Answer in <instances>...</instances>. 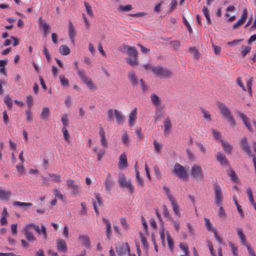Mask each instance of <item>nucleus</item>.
<instances>
[{"label":"nucleus","instance_id":"nucleus-1","mask_svg":"<svg viewBox=\"0 0 256 256\" xmlns=\"http://www.w3.org/2000/svg\"><path fill=\"white\" fill-rule=\"evenodd\" d=\"M190 173L192 176L198 182L202 181L204 179V175L202 168L199 165H194L192 167Z\"/></svg>","mask_w":256,"mask_h":256},{"label":"nucleus","instance_id":"nucleus-2","mask_svg":"<svg viewBox=\"0 0 256 256\" xmlns=\"http://www.w3.org/2000/svg\"><path fill=\"white\" fill-rule=\"evenodd\" d=\"M173 173L180 179H185L188 176L186 170L183 166L178 162L174 165Z\"/></svg>","mask_w":256,"mask_h":256},{"label":"nucleus","instance_id":"nucleus-3","mask_svg":"<svg viewBox=\"0 0 256 256\" xmlns=\"http://www.w3.org/2000/svg\"><path fill=\"white\" fill-rule=\"evenodd\" d=\"M152 71L156 76L162 78H168L172 74L168 69L160 66L152 68Z\"/></svg>","mask_w":256,"mask_h":256},{"label":"nucleus","instance_id":"nucleus-4","mask_svg":"<svg viewBox=\"0 0 256 256\" xmlns=\"http://www.w3.org/2000/svg\"><path fill=\"white\" fill-rule=\"evenodd\" d=\"M214 192L215 202L216 206H220L222 204V192L220 186L217 183L214 184Z\"/></svg>","mask_w":256,"mask_h":256},{"label":"nucleus","instance_id":"nucleus-5","mask_svg":"<svg viewBox=\"0 0 256 256\" xmlns=\"http://www.w3.org/2000/svg\"><path fill=\"white\" fill-rule=\"evenodd\" d=\"M129 64L132 66H136L138 64L136 58L138 56V51L134 47L129 46Z\"/></svg>","mask_w":256,"mask_h":256},{"label":"nucleus","instance_id":"nucleus-6","mask_svg":"<svg viewBox=\"0 0 256 256\" xmlns=\"http://www.w3.org/2000/svg\"><path fill=\"white\" fill-rule=\"evenodd\" d=\"M104 184L105 186L106 192L110 193L114 186V180L110 173L107 174L106 177L104 182Z\"/></svg>","mask_w":256,"mask_h":256},{"label":"nucleus","instance_id":"nucleus-7","mask_svg":"<svg viewBox=\"0 0 256 256\" xmlns=\"http://www.w3.org/2000/svg\"><path fill=\"white\" fill-rule=\"evenodd\" d=\"M38 23L40 27L42 30L44 34L46 36L50 32V26L43 20L42 16L38 18Z\"/></svg>","mask_w":256,"mask_h":256},{"label":"nucleus","instance_id":"nucleus-8","mask_svg":"<svg viewBox=\"0 0 256 256\" xmlns=\"http://www.w3.org/2000/svg\"><path fill=\"white\" fill-rule=\"evenodd\" d=\"M248 10L246 8H244L242 10V14L240 18L235 24H234L232 26L233 29H236L241 26L242 24H244L245 22L247 17H248Z\"/></svg>","mask_w":256,"mask_h":256},{"label":"nucleus","instance_id":"nucleus-9","mask_svg":"<svg viewBox=\"0 0 256 256\" xmlns=\"http://www.w3.org/2000/svg\"><path fill=\"white\" fill-rule=\"evenodd\" d=\"M84 82L87 86L88 88L91 90H95L96 86L92 81L88 78L85 74V72L81 74V75L79 76Z\"/></svg>","mask_w":256,"mask_h":256},{"label":"nucleus","instance_id":"nucleus-10","mask_svg":"<svg viewBox=\"0 0 256 256\" xmlns=\"http://www.w3.org/2000/svg\"><path fill=\"white\" fill-rule=\"evenodd\" d=\"M127 156L126 152L121 154L118 158V167L120 170L126 168L127 167Z\"/></svg>","mask_w":256,"mask_h":256},{"label":"nucleus","instance_id":"nucleus-11","mask_svg":"<svg viewBox=\"0 0 256 256\" xmlns=\"http://www.w3.org/2000/svg\"><path fill=\"white\" fill-rule=\"evenodd\" d=\"M66 186L72 190V194L74 195L78 194L79 192L78 186L75 184L74 180H68L66 181Z\"/></svg>","mask_w":256,"mask_h":256},{"label":"nucleus","instance_id":"nucleus-12","mask_svg":"<svg viewBox=\"0 0 256 256\" xmlns=\"http://www.w3.org/2000/svg\"><path fill=\"white\" fill-rule=\"evenodd\" d=\"M118 182L121 188H128V182L126 176L122 172L119 173Z\"/></svg>","mask_w":256,"mask_h":256},{"label":"nucleus","instance_id":"nucleus-13","mask_svg":"<svg viewBox=\"0 0 256 256\" xmlns=\"http://www.w3.org/2000/svg\"><path fill=\"white\" fill-rule=\"evenodd\" d=\"M95 198L96 200V202L95 200H92V204L95 212L97 214H98V205L101 206L102 205V198L100 196V194L98 193L94 194Z\"/></svg>","mask_w":256,"mask_h":256},{"label":"nucleus","instance_id":"nucleus-14","mask_svg":"<svg viewBox=\"0 0 256 256\" xmlns=\"http://www.w3.org/2000/svg\"><path fill=\"white\" fill-rule=\"evenodd\" d=\"M240 146L242 150L249 156L252 154L246 138H243L240 141Z\"/></svg>","mask_w":256,"mask_h":256},{"label":"nucleus","instance_id":"nucleus-15","mask_svg":"<svg viewBox=\"0 0 256 256\" xmlns=\"http://www.w3.org/2000/svg\"><path fill=\"white\" fill-rule=\"evenodd\" d=\"M56 248L61 252H66L67 250L66 242L63 239H58L56 242Z\"/></svg>","mask_w":256,"mask_h":256},{"label":"nucleus","instance_id":"nucleus-16","mask_svg":"<svg viewBox=\"0 0 256 256\" xmlns=\"http://www.w3.org/2000/svg\"><path fill=\"white\" fill-rule=\"evenodd\" d=\"M12 192L10 190H6L0 188V200L8 202L10 200Z\"/></svg>","mask_w":256,"mask_h":256},{"label":"nucleus","instance_id":"nucleus-17","mask_svg":"<svg viewBox=\"0 0 256 256\" xmlns=\"http://www.w3.org/2000/svg\"><path fill=\"white\" fill-rule=\"evenodd\" d=\"M99 134L100 138V144L104 148H106L108 145V142L106 138L105 132L102 127L100 128Z\"/></svg>","mask_w":256,"mask_h":256},{"label":"nucleus","instance_id":"nucleus-18","mask_svg":"<svg viewBox=\"0 0 256 256\" xmlns=\"http://www.w3.org/2000/svg\"><path fill=\"white\" fill-rule=\"evenodd\" d=\"M164 130V132L165 135H168L170 132L172 123L169 118H167L163 122Z\"/></svg>","mask_w":256,"mask_h":256},{"label":"nucleus","instance_id":"nucleus-19","mask_svg":"<svg viewBox=\"0 0 256 256\" xmlns=\"http://www.w3.org/2000/svg\"><path fill=\"white\" fill-rule=\"evenodd\" d=\"M68 36L72 44L74 43V38L76 36V32L74 24L70 20L68 21Z\"/></svg>","mask_w":256,"mask_h":256},{"label":"nucleus","instance_id":"nucleus-20","mask_svg":"<svg viewBox=\"0 0 256 256\" xmlns=\"http://www.w3.org/2000/svg\"><path fill=\"white\" fill-rule=\"evenodd\" d=\"M30 228H28V226L26 225L24 229V236L28 240L33 242L36 240V238L30 231Z\"/></svg>","mask_w":256,"mask_h":256},{"label":"nucleus","instance_id":"nucleus-21","mask_svg":"<svg viewBox=\"0 0 256 256\" xmlns=\"http://www.w3.org/2000/svg\"><path fill=\"white\" fill-rule=\"evenodd\" d=\"M220 142L224 150L228 154H231L233 147L228 142L220 140Z\"/></svg>","mask_w":256,"mask_h":256},{"label":"nucleus","instance_id":"nucleus-22","mask_svg":"<svg viewBox=\"0 0 256 256\" xmlns=\"http://www.w3.org/2000/svg\"><path fill=\"white\" fill-rule=\"evenodd\" d=\"M128 250V244L126 243L125 244H122L118 247L116 248V252L119 256H123L126 253Z\"/></svg>","mask_w":256,"mask_h":256},{"label":"nucleus","instance_id":"nucleus-23","mask_svg":"<svg viewBox=\"0 0 256 256\" xmlns=\"http://www.w3.org/2000/svg\"><path fill=\"white\" fill-rule=\"evenodd\" d=\"M114 116L116 118V122L120 124L124 120V116L121 114V113H109L108 118L110 120L113 119Z\"/></svg>","mask_w":256,"mask_h":256},{"label":"nucleus","instance_id":"nucleus-24","mask_svg":"<svg viewBox=\"0 0 256 256\" xmlns=\"http://www.w3.org/2000/svg\"><path fill=\"white\" fill-rule=\"evenodd\" d=\"M222 117L227 120L228 122L232 126L236 125L234 118L231 114V113H222Z\"/></svg>","mask_w":256,"mask_h":256},{"label":"nucleus","instance_id":"nucleus-25","mask_svg":"<svg viewBox=\"0 0 256 256\" xmlns=\"http://www.w3.org/2000/svg\"><path fill=\"white\" fill-rule=\"evenodd\" d=\"M216 160L222 165L226 166L228 164V162L226 156L220 152H218Z\"/></svg>","mask_w":256,"mask_h":256},{"label":"nucleus","instance_id":"nucleus-26","mask_svg":"<svg viewBox=\"0 0 256 256\" xmlns=\"http://www.w3.org/2000/svg\"><path fill=\"white\" fill-rule=\"evenodd\" d=\"M102 220H103V222L106 225V234L107 238L108 239H110L111 234H112L111 224H110V221L107 219L104 218Z\"/></svg>","mask_w":256,"mask_h":256},{"label":"nucleus","instance_id":"nucleus-27","mask_svg":"<svg viewBox=\"0 0 256 256\" xmlns=\"http://www.w3.org/2000/svg\"><path fill=\"white\" fill-rule=\"evenodd\" d=\"M79 240L82 242V244L85 246L90 248V240L88 236L86 235L80 236Z\"/></svg>","mask_w":256,"mask_h":256},{"label":"nucleus","instance_id":"nucleus-28","mask_svg":"<svg viewBox=\"0 0 256 256\" xmlns=\"http://www.w3.org/2000/svg\"><path fill=\"white\" fill-rule=\"evenodd\" d=\"M170 201L171 202V204L172 207V209L174 214L178 216H180V212L179 210V206L178 203L176 202V200L174 198L172 200H170Z\"/></svg>","mask_w":256,"mask_h":256},{"label":"nucleus","instance_id":"nucleus-29","mask_svg":"<svg viewBox=\"0 0 256 256\" xmlns=\"http://www.w3.org/2000/svg\"><path fill=\"white\" fill-rule=\"evenodd\" d=\"M150 99L152 104L156 107H158L160 104V98L156 94H152L150 96Z\"/></svg>","mask_w":256,"mask_h":256},{"label":"nucleus","instance_id":"nucleus-30","mask_svg":"<svg viewBox=\"0 0 256 256\" xmlns=\"http://www.w3.org/2000/svg\"><path fill=\"white\" fill-rule=\"evenodd\" d=\"M48 176L52 180L56 182H62L61 176L55 173H48Z\"/></svg>","mask_w":256,"mask_h":256},{"label":"nucleus","instance_id":"nucleus-31","mask_svg":"<svg viewBox=\"0 0 256 256\" xmlns=\"http://www.w3.org/2000/svg\"><path fill=\"white\" fill-rule=\"evenodd\" d=\"M60 52L62 55L66 56L70 53V50L66 45L63 44L60 46L59 48Z\"/></svg>","mask_w":256,"mask_h":256},{"label":"nucleus","instance_id":"nucleus-32","mask_svg":"<svg viewBox=\"0 0 256 256\" xmlns=\"http://www.w3.org/2000/svg\"><path fill=\"white\" fill-rule=\"evenodd\" d=\"M240 118L242 120L243 122L246 126V128L249 130L250 131H252V128H251L250 123L248 122V118L242 113H240Z\"/></svg>","mask_w":256,"mask_h":256},{"label":"nucleus","instance_id":"nucleus-33","mask_svg":"<svg viewBox=\"0 0 256 256\" xmlns=\"http://www.w3.org/2000/svg\"><path fill=\"white\" fill-rule=\"evenodd\" d=\"M216 106L222 112H230L227 106L224 103L218 102L216 103Z\"/></svg>","mask_w":256,"mask_h":256},{"label":"nucleus","instance_id":"nucleus-34","mask_svg":"<svg viewBox=\"0 0 256 256\" xmlns=\"http://www.w3.org/2000/svg\"><path fill=\"white\" fill-rule=\"evenodd\" d=\"M62 130L63 133V136L64 138V140L68 143L70 144V136L69 134V133L66 129V128H65V126H63Z\"/></svg>","mask_w":256,"mask_h":256},{"label":"nucleus","instance_id":"nucleus-35","mask_svg":"<svg viewBox=\"0 0 256 256\" xmlns=\"http://www.w3.org/2000/svg\"><path fill=\"white\" fill-rule=\"evenodd\" d=\"M228 175L230 177L232 180L234 182H238V178L235 172L231 168L230 170Z\"/></svg>","mask_w":256,"mask_h":256},{"label":"nucleus","instance_id":"nucleus-36","mask_svg":"<svg viewBox=\"0 0 256 256\" xmlns=\"http://www.w3.org/2000/svg\"><path fill=\"white\" fill-rule=\"evenodd\" d=\"M84 6H85V8H86V10L88 14L90 17H92V18L94 17V13L92 10V6H90V4L86 2H84Z\"/></svg>","mask_w":256,"mask_h":256},{"label":"nucleus","instance_id":"nucleus-37","mask_svg":"<svg viewBox=\"0 0 256 256\" xmlns=\"http://www.w3.org/2000/svg\"><path fill=\"white\" fill-rule=\"evenodd\" d=\"M136 182H137L138 186L139 187H143L144 186V181L142 178L140 176L138 171L136 172Z\"/></svg>","mask_w":256,"mask_h":256},{"label":"nucleus","instance_id":"nucleus-38","mask_svg":"<svg viewBox=\"0 0 256 256\" xmlns=\"http://www.w3.org/2000/svg\"><path fill=\"white\" fill-rule=\"evenodd\" d=\"M251 48L248 46H244L240 48L241 55L242 58H244L247 54L250 52Z\"/></svg>","mask_w":256,"mask_h":256},{"label":"nucleus","instance_id":"nucleus-39","mask_svg":"<svg viewBox=\"0 0 256 256\" xmlns=\"http://www.w3.org/2000/svg\"><path fill=\"white\" fill-rule=\"evenodd\" d=\"M202 12H203L204 16H206V19L208 22V24H210L211 20H210V16L209 10H208V8L204 6L202 8Z\"/></svg>","mask_w":256,"mask_h":256},{"label":"nucleus","instance_id":"nucleus-40","mask_svg":"<svg viewBox=\"0 0 256 256\" xmlns=\"http://www.w3.org/2000/svg\"><path fill=\"white\" fill-rule=\"evenodd\" d=\"M246 192H247L248 196V199H249L251 204L252 206L254 205V204H256V202H255L254 201L252 191L250 188H247Z\"/></svg>","mask_w":256,"mask_h":256},{"label":"nucleus","instance_id":"nucleus-41","mask_svg":"<svg viewBox=\"0 0 256 256\" xmlns=\"http://www.w3.org/2000/svg\"><path fill=\"white\" fill-rule=\"evenodd\" d=\"M14 205L15 206H32V204L31 202H24L18 201L14 202L13 203Z\"/></svg>","mask_w":256,"mask_h":256},{"label":"nucleus","instance_id":"nucleus-42","mask_svg":"<svg viewBox=\"0 0 256 256\" xmlns=\"http://www.w3.org/2000/svg\"><path fill=\"white\" fill-rule=\"evenodd\" d=\"M140 235L142 244L144 246V249L145 250H147V249L148 248V245L146 242V238L144 236L142 232H140Z\"/></svg>","mask_w":256,"mask_h":256},{"label":"nucleus","instance_id":"nucleus-43","mask_svg":"<svg viewBox=\"0 0 256 256\" xmlns=\"http://www.w3.org/2000/svg\"><path fill=\"white\" fill-rule=\"evenodd\" d=\"M60 80L61 84L64 87H68L69 86L68 80L63 76H60Z\"/></svg>","mask_w":256,"mask_h":256},{"label":"nucleus","instance_id":"nucleus-44","mask_svg":"<svg viewBox=\"0 0 256 256\" xmlns=\"http://www.w3.org/2000/svg\"><path fill=\"white\" fill-rule=\"evenodd\" d=\"M211 130L212 132V134L214 139L216 140H220H220L222 139L220 132L214 128H212Z\"/></svg>","mask_w":256,"mask_h":256},{"label":"nucleus","instance_id":"nucleus-45","mask_svg":"<svg viewBox=\"0 0 256 256\" xmlns=\"http://www.w3.org/2000/svg\"><path fill=\"white\" fill-rule=\"evenodd\" d=\"M118 50L122 53L128 52V46L126 44H122L118 47Z\"/></svg>","mask_w":256,"mask_h":256},{"label":"nucleus","instance_id":"nucleus-46","mask_svg":"<svg viewBox=\"0 0 256 256\" xmlns=\"http://www.w3.org/2000/svg\"><path fill=\"white\" fill-rule=\"evenodd\" d=\"M52 192L56 197L62 200H64V196L59 190L54 188L52 190Z\"/></svg>","mask_w":256,"mask_h":256},{"label":"nucleus","instance_id":"nucleus-47","mask_svg":"<svg viewBox=\"0 0 256 256\" xmlns=\"http://www.w3.org/2000/svg\"><path fill=\"white\" fill-rule=\"evenodd\" d=\"M204 221H205V224H206V229L208 230V231L212 230L213 231V230H214V228L212 224L210 222V220L208 218H205Z\"/></svg>","mask_w":256,"mask_h":256},{"label":"nucleus","instance_id":"nucleus-48","mask_svg":"<svg viewBox=\"0 0 256 256\" xmlns=\"http://www.w3.org/2000/svg\"><path fill=\"white\" fill-rule=\"evenodd\" d=\"M42 184L44 186H50V178L48 176V177H46V176H42Z\"/></svg>","mask_w":256,"mask_h":256},{"label":"nucleus","instance_id":"nucleus-49","mask_svg":"<svg viewBox=\"0 0 256 256\" xmlns=\"http://www.w3.org/2000/svg\"><path fill=\"white\" fill-rule=\"evenodd\" d=\"M130 80L134 86H137L138 84L137 78L134 74H132L130 76Z\"/></svg>","mask_w":256,"mask_h":256},{"label":"nucleus","instance_id":"nucleus-50","mask_svg":"<svg viewBox=\"0 0 256 256\" xmlns=\"http://www.w3.org/2000/svg\"><path fill=\"white\" fill-rule=\"evenodd\" d=\"M188 50L194 54V58H198L199 57V53L195 47H190Z\"/></svg>","mask_w":256,"mask_h":256},{"label":"nucleus","instance_id":"nucleus-51","mask_svg":"<svg viewBox=\"0 0 256 256\" xmlns=\"http://www.w3.org/2000/svg\"><path fill=\"white\" fill-rule=\"evenodd\" d=\"M27 226H28V228H30V229L32 228L34 229V230L38 234H40L41 229L40 230V228L38 226L34 224H28Z\"/></svg>","mask_w":256,"mask_h":256},{"label":"nucleus","instance_id":"nucleus-52","mask_svg":"<svg viewBox=\"0 0 256 256\" xmlns=\"http://www.w3.org/2000/svg\"><path fill=\"white\" fill-rule=\"evenodd\" d=\"M252 78H249L246 82V86L248 88V93L250 95L252 94Z\"/></svg>","mask_w":256,"mask_h":256},{"label":"nucleus","instance_id":"nucleus-53","mask_svg":"<svg viewBox=\"0 0 256 256\" xmlns=\"http://www.w3.org/2000/svg\"><path fill=\"white\" fill-rule=\"evenodd\" d=\"M163 214L164 216L167 218L169 220H172V218L170 217V215L168 210L167 206L166 205L163 206Z\"/></svg>","mask_w":256,"mask_h":256},{"label":"nucleus","instance_id":"nucleus-54","mask_svg":"<svg viewBox=\"0 0 256 256\" xmlns=\"http://www.w3.org/2000/svg\"><path fill=\"white\" fill-rule=\"evenodd\" d=\"M163 190L166 192V193L167 196H168V198L170 200H172L173 199H174V198L170 194V188L168 187H167L166 186H163Z\"/></svg>","mask_w":256,"mask_h":256},{"label":"nucleus","instance_id":"nucleus-55","mask_svg":"<svg viewBox=\"0 0 256 256\" xmlns=\"http://www.w3.org/2000/svg\"><path fill=\"white\" fill-rule=\"evenodd\" d=\"M62 122L65 128L68 126V120L66 114H64L62 117Z\"/></svg>","mask_w":256,"mask_h":256},{"label":"nucleus","instance_id":"nucleus-56","mask_svg":"<svg viewBox=\"0 0 256 256\" xmlns=\"http://www.w3.org/2000/svg\"><path fill=\"white\" fill-rule=\"evenodd\" d=\"M243 40L242 39L234 40L232 42H228L226 44L228 46H234L237 45Z\"/></svg>","mask_w":256,"mask_h":256},{"label":"nucleus","instance_id":"nucleus-57","mask_svg":"<svg viewBox=\"0 0 256 256\" xmlns=\"http://www.w3.org/2000/svg\"><path fill=\"white\" fill-rule=\"evenodd\" d=\"M154 145L155 151L156 152H160L162 148V146L159 143H158L156 140L154 141Z\"/></svg>","mask_w":256,"mask_h":256},{"label":"nucleus","instance_id":"nucleus-58","mask_svg":"<svg viewBox=\"0 0 256 256\" xmlns=\"http://www.w3.org/2000/svg\"><path fill=\"white\" fill-rule=\"evenodd\" d=\"M5 104L8 106V108H10L12 106V102L10 98L8 96H6L4 100Z\"/></svg>","mask_w":256,"mask_h":256},{"label":"nucleus","instance_id":"nucleus-59","mask_svg":"<svg viewBox=\"0 0 256 256\" xmlns=\"http://www.w3.org/2000/svg\"><path fill=\"white\" fill-rule=\"evenodd\" d=\"M234 200L235 204L236 206L238 211L240 214L241 216L243 217L244 216L241 206L238 204L235 198H234Z\"/></svg>","mask_w":256,"mask_h":256},{"label":"nucleus","instance_id":"nucleus-60","mask_svg":"<svg viewBox=\"0 0 256 256\" xmlns=\"http://www.w3.org/2000/svg\"><path fill=\"white\" fill-rule=\"evenodd\" d=\"M180 247L182 250H183L184 251V253L186 254H189L190 252L188 250V246L186 244H180Z\"/></svg>","mask_w":256,"mask_h":256},{"label":"nucleus","instance_id":"nucleus-61","mask_svg":"<svg viewBox=\"0 0 256 256\" xmlns=\"http://www.w3.org/2000/svg\"><path fill=\"white\" fill-rule=\"evenodd\" d=\"M167 240L170 248L172 250L173 248L174 242L170 236L169 234H167Z\"/></svg>","mask_w":256,"mask_h":256},{"label":"nucleus","instance_id":"nucleus-62","mask_svg":"<svg viewBox=\"0 0 256 256\" xmlns=\"http://www.w3.org/2000/svg\"><path fill=\"white\" fill-rule=\"evenodd\" d=\"M140 82L142 91L144 92L147 91V90H148V86L145 84L144 81L142 79H140Z\"/></svg>","mask_w":256,"mask_h":256},{"label":"nucleus","instance_id":"nucleus-63","mask_svg":"<svg viewBox=\"0 0 256 256\" xmlns=\"http://www.w3.org/2000/svg\"><path fill=\"white\" fill-rule=\"evenodd\" d=\"M43 235V238H44L46 240H47V238H48V236H47V234H46V228L44 226V225H42L41 226V232Z\"/></svg>","mask_w":256,"mask_h":256},{"label":"nucleus","instance_id":"nucleus-64","mask_svg":"<svg viewBox=\"0 0 256 256\" xmlns=\"http://www.w3.org/2000/svg\"><path fill=\"white\" fill-rule=\"evenodd\" d=\"M16 168L18 172H19L20 174H23L24 171V168L23 166V164L21 162L20 164H18L16 166Z\"/></svg>","mask_w":256,"mask_h":256}]
</instances>
